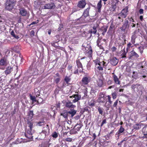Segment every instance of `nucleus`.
<instances>
[{"label": "nucleus", "instance_id": "f257e3e1", "mask_svg": "<svg viewBox=\"0 0 147 147\" xmlns=\"http://www.w3.org/2000/svg\"><path fill=\"white\" fill-rule=\"evenodd\" d=\"M5 9L9 11H11L15 5L14 0H7L5 3Z\"/></svg>", "mask_w": 147, "mask_h": 147}, {"label": "nucleus", "instance_id": "f03ea898", "mask_svg": "<svg viewBox=\"0 0 147 147\" xmlns=\"http://www.w3.org/2000/svg\"><path fill=\"white\" fill-rule=\"evenodd\" d=\"M76 64L78 68L75 67H74L75 71L74 72V74H78V72L81 73L83 71L82 66L79 60L76 61Z\"/></svg>", "mask_w": 147, "mask_h": 147}, {"label": "nucleus", "instance_id": "7ed1b4c3", "mask_svg": "<svg viewBox=\"0 0 147 147\" xmlns=\"http://www.w3.org/2000/svg\"><path fill=\"white\" fill-rule=\"evenodd\" d=\"M130 26V23L129 21L126 19L123 22L122 26L120 28L121 31L125 32L126 30H128Z\"/></svg>", "mask_w": 147, "mask_h": 147}, {"label": "nucleus", "instance_id": "20e7f679", "mask_svg": "<svg viewBox=\"0 0 147 147\" xmlns=\"http://www.w3.org/2000/svg\"><path fill=\"white\" fill-rule=\"evenodd\" d=\"M69 97L71 98H74V99L72 100V102L74 103H75L81 99V96L80 94L78 93H76L72 96H70Z\"/></svg>", "mask_w": 147, "mask_h": 147}, {"label": "nucleus", "instance_id": "39448f33", "mask_svg": "<svg viewBox=\"0 0 147 147\" xmlns=\"http://www.w3.org/2000/svg\"><path fill=\"white\" fill-rule=\"evenodd\" d=\"M55 5L54 3H49L45 4L43 7V8L44 9H53L55 8Z\"/></svg>", "mask_w": 147, "mask_h": 147}, {"label": "nucleus", "instance_id": "423d86ee", "mask_svg": "<svg viewBox=\"0 0 147 147\" xmlns=\"http://www.w3.org/2000/svg\"><path fill=\"white\" fill-rule=\"evenodd\" d=\"M32 129H29L27 131V134L24 133V134L26 138L31 139L33 138L32 133Z\"/></svg>", "mask_w": 147, "mask_h": 147}, {"label": "nucleus", "instance_id": "0eeeda50", "mask_svg": "<svg viewBox=\"0 0 147 147\" xmlns=\"http://www.w3.org/2000/svg\"><path fill=\"white\" fill-rule=\"evenodd\" d=\"M19 13L22 16H26L28 13L26 9L23 7L20 8L19 9Z\"/></svg>", "mask_w": 147, "mask_h": 147}, {"label": "nucleus", "instance_id": "6e6552de", "mask_svg": "<svg viewBox=\"0 0 147 147\" xmlns=\"http://www.w3.org/2000/svg\"><path fill=\"white\" fill-rule=\"evenodd\" d=\"M90 77L89 76L84 77L82 80V82L84 85H87L90 82Z\"/></svg>", "mask_w": 147, "mask_h": 147}, {"label": "nucleus", "instance_id": "1a4fd4ad", "mask_svg": "<svg viewBox=\"0 0 147 147\" xmlns=\"http://www.w3.org/2000/svg\"><path fill=\"white\" fill-rule=\"evenodd\" d=\"M127 9H123L121 11V12L119 13V15L121 16L122 18H125L127 16Z\"/></svg>", "mask_w": 147, "mask_h": 147}, {"label": "nucleus", "instance_id": "9d476101", "mask_svg": "<svg viewBox=\"0 0 147 147\" xmlns=\"http://www.w3.org/2000/svg\"><path fill=\"white\" fill-rule=\"evenodd\" d=\"M129 59H131L133 57L135 58H137L139 57V55L134 50H132L129 53Z\"/></svg>", "mask_w": 147, "mask_h": 147}, {"label": "nucleus", "instance_id": "9b49d317", "mask_svg": "<svg viewBox=\"0 0 147 147\" xmlns=\"http://www.w3.org/2000/svg\"><path fill=\"white\" fill-rule=\"evenodd\" d=\"M110 60L111 64L114 66L117 65L118 62V60L115 57L111 58Z\"/></svg>", "mask_w": 147, "mask_h": 147}, {"label": "nucleus", "instance_id": "f8f14e48", "mask_svg": "<svg viewBox=\"0 0 147 147\" xmlns=\"http://www.w3.org/2000/svg\"><path fill=\"white\" fill-rule=\"evenodd\" d=\"M34 115L33 111H30L28 113L27 116V120L32 121L33 120V117Z\"/></svg>", "mask_w": 147, "mask_h": 147}, {"label": "nucleus", "instance_id": "ddd939ff", "mask_svg": "<svg viewBox=\"0 0 147 147\" xmlns=\"http://www.w3.org/2000/svg\"><path fill=\"white\" fill-rule=\"evenodd\" d=\"M86 4L85 0H82L78 2V6L80 8H83L85 7Z\"/></svg>", "mask_w": 147, "mask_h": 147}, {"label": "nucleus", "instance_id": "4468645a", "mask_svg": "<svg viewBox=\"0 0 147 147\" xmlns=\"http://www.w3.org/2000/svg\"><path fill=\"white\" fill-rule=\"evenodd\" d=\"M65 106L71 109H74L76 107V106L72 104V102L69 101H68L66 102Z\"/></svg>", "mask_w": 147, "mask_h": 147}, {"label": "nucleus", "instance_id": "2eb2a0df", "mask_svg": "<svg viewBox=\"0 0 147 147\" xmlns=\"http://www.w3.org/2000/svg\"><path fill=\"white\" fill-rule=\"evenodd\" d=\"M85 50L86 51L85 53H87L89 55V57H91L92 52L91 47H90L89 48L86 47L85 48Z\"/></svg>", "mask_w": 147, "mask_h": 147}, {"label": "nucleus", "instance_id": "dca6fc26", "mask_svg": "<svg viewBox=\"0 0 147 147\" xmlns=\"http://www.w3.org/2000/svg\"><path fill=\"white\" fill-rule=\"evenodd\" d=\"M99 26V25L97 23H96V24L93 27V29H91L89 31V32L91 33L95 34L96 33V28Z\"/></svg>", "mask_w": 147, "mask_h": 147}, {"label": "nucleus", "instance_id": "f3484780", "mask_svg": "<svg viewBox=\"0 0 147 147\" xmlns=\"http://www.w3.org/2000/svg\"><path fill=\"white\" fill-rule=\"evenodd\" d=\"M6 59L4 57L1 59L0 60V65L6 66L7 65Z\"/></svg>", "mask_w": 147, "mask_h": 147}, {"label": "nucleus", "instance_id": "a211bd4d", "mask_svg": "<svg viewBox=\"0 0 147 147\" xmlns=\"http://www.w3.org/2000/svg\"><path fill=\"white\" fill-rule=\"evenodd\" d=\"M113 77L115 83L116 84H120V82L117 77L115 74H114V73H113Z\"/></svg>", "mask_w": 147, "mask_h": 147}, {"label": "nucleus", "instance_id": "6ab92c4d", "mask_svg": "<svg viewBox=\"0 0 147 147\" xmlns=\"http://www.w3.org/2000/svg\"><path fill=\"white\" fill-rule=\"evenodd\" d=\"M69 115H70V116L72 117L76 113L77 111L73 109H71L68 111H67Z\"/></svg>", "mask_w": 147, "mask_h": 147}, {"label": "nucleus", "instance_id": "aec40b11", "mask_svg": "<svg viewBox=\"0 0 147 147\" xmlns=\"http://www.w3.org/2000/svg\"><path fill=\"white\" fill-rule=\"evenodd\" d=\"M124 131V128L122 126L120 127V128L118 131L115 134L116 136H117L118 138L121 134L123 133Z\"/></svg>", "mask_w": 147, "mask_h": 147}, {"label": "nucleus", "instance_id": "412c9836", "mask_svg": "<svg viewBox=\"0 0 147 147\" xmlns=\"http://www.w3.org/2000/svg\"><path fill=\"white\" fill-rule=\"evenodd\" d=\"M68 113L67 111H63L61 113V115L64 118L67 119L68 116Z\"/></svg>", "mask_w": 147, "mask_h": 147}, {"label": "nucleus", "instance_id": "4be33fe9", "mask_svg": "<svg viewBox=\"0 0 147 147\" xmlns=\"http://www.w3.org/2000/svg\"><path fill=\"white\" fill-rule=\"evenodd\" d=\"M30 99L32 100V104L34 105L35 104H34V102H37L38 103V101H37L36 99V97L35 96H32L31 94L30 95Z\"/></svg>", "mask_w": 147, "mask_h": 147}, {"label": "nucleus", "instance_id": "5701e85b", "mask_svg": "<svg viewBox=\"0 0 147 147\" xmlns=\"http://www.w3.org/2000/svg\"><path fill=\"white\" fill-rule=\"evenodd\" d=\"M105 63L104 61H102V64H100L98 65H97L96 67L99 70H102L103 69L102 66H104Z\"/></svg>", "mask_w": 147, "mask_h": 147}, {"label": "nucleus", "instance_id": "b1692460", "mask_svg": "<svg viewBox=\"0 0 147 147\" xmlns=\"http://www.w3.org/2000/svg\"><path fill=\"white\" fill-rule=\"evenodd\" d=\"M106 98L105 97H99L98 99V102L103 103L106 101Z\"/></svg>", "mask_w": 147, "mask_h": 147}, {"label": "nucleus", "instance_id": "393cba45", "mask_svg": "<svg viewBox=\"0 0 147 147\" xmlns=\"http://www.w3.org/2000/svg\"><path fill=\"white\" fill-rule=\"evenodd\" d=\"M90 9V7H88L85 10L83 14V15L84 17H86L89 16V11Z\"/></svg>", "mask_w": 147, "mask_h": 147}, {"label": "nucleus", "instance_id": "a878e982", "mask_svg": "<svg viewBox=\"0 0 147 147\" xmlns=\"http://www.w3.org/2000/svg\"><path fill=\"white\" fill-rule=\"evenodd\" d=\"M101 3L102 1L101 0H100V1L98 2L97 5V9H98V11L99 12L100 11L101 8L102 6Z\"/></svg>", "mask_w": 147, "mask_h": 147}, {"label": "nucleus", "instance_id": "bb28decb", "mask_svg": "<svg viewBox=\"0 0 147 147\" xmlns=\"http://www.w3.org/2000/svg\"><path fill=\"white\" fill-rule=\"evenodd\" d=\"M12 69L11 67H7L6 70L5 71V74H10Z\"/></svg>", "mask_w": 147, "mask_h": 147}, {"label": "nucleus", "instance_id": "cd10ccee", "mask_svg": "<svg viewBox=\"0 0 147 147\" xmlns=\"http://www.w3.org/2000/svg\"><path fill=\"white\" fill-rule=\"evenodd\" d=\"M102 81L101 79H99L97 81V85L99 87H101L103 85Z\"/></svg>", "mask_w": 147, "mask_h": 147}, {"label": "nucleus", "instance_id": "c85d7f7f", "mask_svg": "<svg viewBox=\"0 0 147 147\" xmlns=\"http://www.w3.org/2000/svg\"><path fill=\"white\" fill-rule=\"evenodd\" d=\"M37 70L35 69H33L31 70L30 73L32 75H34L37 73Z\"/></svg>", "mask_w": 147, "mask_h": 147}, {"label": "nucleus", "instance_id": "c756f323", "mask_svg": "<svg viewBox=\"0 0 147 147\" xmlns=\"http://www.w3.org/2000/svg\"><path fill=\"white\" fill-rule=\"evenodd\" d=\"M28 122L27 123L28 126L30 127V129H32L33 126V123L31 121H32L28 120Z\"/></svg>", "mask_w": 147, "mask_h": 147}, {"label": "nucleus", "instance_id": "7c9ffc66", "mask_svg": "<svg viewBox=\"0 0 147 147\" xmlns=\"http://www.w3.org/2000/svg\"><path fill=\"white\" fill-rule=\"evenodd\" d=\"M127 53V52H125V47L123 49V52L121 55V58H125L126 57V55Z\"/></svg>", "mask_w": 147, "mask_h": 147}, {"label": "nucleus", "instance_id": "2f4dec72", "mask_svg": "<svg viewBox=\"0 0 147 147\" xmlns=\"http://www.w3.org/2000/svg\"><path fill=\"white\" fill-rule=\"evenodd\" d=\"M11 34L13 37L17 39H18L19 38L18 36L15 34L13 30L11 31Z\"/></svg>", "mask_w": 147, "mask_h": 147}, {"label": "nucleus", "instance_id": "473e14b6", "mask_svg": "<svg viewBox=\"0 0 147 147\" xmlns=\"http://www.w3.org/2000/svg\"><path fill=\"white\" fill-rule=\"evenodd\" d=\"M94 62L96 65V67L97 66V65H98L100 64H102V62H100L99 59H96L94 61Z\"/></svg>", "mask_w": 147, "mask_h": 147}, {"label": "nucleus", "instance_id": "72a5a7b5", "mask_svg": "<svg viewBox=\"0 0 147 147\" xmlns=\"http://www.w3.org/2000/svg\"><path fill=\"white\" fill-rule=\"evenodd\" d=\"M141 127V125L140 124H137L135 125L134 126V129L137 130L140 129Z\"/></svg>", "mask_w": 147, "mask_h": 147}, {"label": "nucleus", "instance_id": "f704fd0d", "mask_svg": "<svg viewBox=\"0 0 147 147\" xmlns=\"http://www.w3.org/2000/svg\"><path fill=\"white\" fill-rule=\"evenodd\" d=\"M19 47L18 46H16L12 48V49L14 51L16 52H18L19 51L18 50V49H19Z\"/></svg>", "mask_w": 147, "mask_h": 147}, {"label": "nucleus", "instance_id": "c9c22d12", "mask_svg": "<svg viewBox=\"0 0 147 147\" xmlns=\"http://www.w3.org/2000/svg\"><path fill=\"white\" fill-rule=\"evenodd\" d=\"M70 80V78H69V77L66 76L65 77L64 79V81L66 83V84H68Z\"/></svg>", "mask_w": 147, "mask_h": 147}, {"label": "nucleus", "instance_id": "e433bc0d", "mask_svg": "<svg viewBox=\"0 0 147 147\" xmlns=\"http://www.w3.org/2000/svg\"><path fill=\"white\" fill-rule=\"evenodd\" d=\"M101 40V38H99L97 41V45L99 47H101V45H99Z\"/></svg>", "mask_w": 147, "mask_h": 147}, {"label": "nucleus", "instance_id": "4c0bfd02", "mask_svg": "<svg viewBox=\"0 0 147 147\" xmlns=\"http://www.w3.org/2000/svg\"><path fill=\"white\" fill-rule=\"evenodd\" d=\"M78 125H76L74 128V130H76V131H78L80 130V127H79L78 126Z\"/></svg>", "mask_w": 147, "mask_h": 147}, {"label": "nucleus", "instance_id": "58836bf2", "mask_svg": "<svg viewBox=\"0 0 147 147\" xmlns=\"http://www.w3.org/2000/svg\"><path fill=\"white\" fill-rule=\"evenodd\" d=\"M107 101L104 105V106L106 108L107 110H108L110 106L109 104H107Z\"/></svg>", "mask_w": 147, "mask_h": 147}, {"label": "nucleus", "instance_id": "ea45409f", "mask_svg": "<svg viewBox=\"0 0 147 147\" xmlns=\"http://www.w3.org/2000/svg\"><path fill=\"white\" fill-rule=\"evenodd\" d=\"M51 44L52 46L55 47H56L58 46V44L57 43V42H51Z\"/></svg>", "mask_w": 147, "mask_h": 147}, {"label": "nucleus", "instance_id": "a19ab883", "mask_svg": "<svg viewBox=\"0 0 147 147\" xmlns=\"http://www.w3.org/2000/svg\"><path fill=\"white\" fill-rule=\"evenodd\" d=\"M107 28L108 26H107L106 27H102L101 28V30L103 32H106L107 31Z\"/></svg>", "mask_w": 147, "mask_h": 147}, {"label": "nucleus", "instance_id": "79ce46f5", "mask_svg": "<svg viewBox=\"0 0 147 147\" xmlns=\"http://www.w3.org/2000/svg\"><path fill=\"white\" fill-rule=\"evenodd\" d=\"M98 111L100 114L102 115V114L103 111L102 109L100 107H98Z\"/></svg>", "mask_w": 147, "mask_h": 147}, {"label": "nucleus", "instance_id": "37998d69", "mask_svg": "<svg viewBox=\"0 0 147 147\" xmlns=\"http://www.w3.org/2000/svg\"><path fill=\"white\" fill-rule=\"evenodd\" d=\"M52 136L55 138H57L58 136V135L56 132H54L52 135Z\"/></svg>", "mask_w": 147, "mask_h": 147}, {"label": "nucleus", "instance_id": "c03bdc74", "mask_svg": "<svg viewBox=\"0 0 147 147\" xmlns=\"http://www.w3.org/2000/svg\"><path fill=\"white\" fill-rule=\"evenodd\" d=\"M37 125L39 126H42L45 125L43 122H39L37 123Z\"/></svg>", "mask_w": 147, "mask_h": 147}, {"label": "nucleus", "instance_id": "a18cd8bd", "mask_svg": "<svg viewBox=\"0 0 147 147\" xmlns=\"http://www.w3.org/2000/svg\"><path fill=\"white\" fill-rule=\"evenodd\" d=\"M140 86V85H138L137 84H134L131 86V88L132 89H134L136 87L139 86Z\"/></svg>", "mask_w": 147, "mask_h": 147}, {"label": "nucleus", "instance_id": "49530a36", "mask_svg": "<svg viewBox=\"0 0 147 147\" xmlns=\"http://www.w3.org/2000/svg\"><path fill=\"white\" fill-rule=\"evenodd\" d=\"M72 139L71 138H67L65 139V141L67 142H71L72 141Z\"/></svg>", "mask_w": 147, "mask_h": 147}, {"label": "nucleus", "instance_id": "de8ad7c7", "mask_svg": "<svg viewBox=\"0 0 147 147\" xmlns=\"http://www.w3.org/2000/svg\"><path fill=\"white\" fill-rule=\"evenodd\" d=\"M107 96L108 97V101L110 104H111L112 103V101L111 100V97L110 96L108 95Z\"/></svg>", "mask_w": 147, "mask_h": 147}, {"label": "nucleus", "instance_id": "09e8293b", "mask_svg": "<svg viewBox=\"0 0 147 147\" xmlns=\"http://www.w3.org/2000/svg\"><path fill=\"white\" fill-rule=\"evenodd\" d=\"M112 97L113 99H115L116 97V94L115 92H114L112 94Z\"/></svg>", "mask_w": 147, "mask_h": 147}, {"label": "nucleus", "instance_id": "8fccbe9b", "mask_svg": "<svg viewBox=\"0 0 147 147\" xmlns=\"http://www.w3.org/2000/svg\"><path fill=\"white\" fill-rule=\"evenodd\" d=\"M89 105L92 107H93L94 106L95 104L94 102H90L89 103Z\"/></svg>", "mask_w": 147, "mask_h": 147}, {"label": "nucleus", "instance_id": "3c124183", "mask_svg": "<svg viewBox=\"0 0 147 147\" xmlns=\"http://www.w3.org/2000/svg\"><path fill=\"white\" fill-rule=\"evenodd\" d=\"M118 102V100H117L115 102H114L113 106L115 107H116L117 106V104Z\"/></svg>", "mask_w": 147, "mask_h": 147}, {"label": "nucleus", "instance_id": "603ef678", "mask_svg": "<svg viewBox=\"0 0 147 147\" xmlns=\"http://www.w3.org/2000/svg\"><path fill=\"white\" fill-rule=\"evenodd\" d=\"M60 80V78H56L55 80V82H56V83L57 84L59 82Z\"/></svg>", "mask_w": 147, "mask_h": 147}, {"label": "nucleus", "instance_id": "864d4df0", "mask_svg": "<svg viewBox=\"0 0 147 147\" xmlns=\"http://www.w3.org/2000/svg\"><path fill=\"white\" fill-rule=\"evenodd\" d=\"M139 13L140 14H142L144 13V10L142 9H140L139 10Z\"/></svg>", "mask_w": 147, "mask_h": 147}, {"label": "nucleus", "instance_id": "5fc2aeb1", "mask_svg": "<svg viewBox=\"0 0 147 147\" xmlns=\"http://www.w3.org/2000/svg\"><path fill=\"white\" fill-rule=\"evenodd\" d=\"M118 18L119 19H120L121 20H120V21L122 22L123 21V18H122L121 16H120L119 15V14L118 15Z\"/></svg>", "mask_w": 147, "mask_h": 147}, {"label": "nucleus", "instance_id": "6e6d98bb", "mask_svg": "<svg viewBox=\"0 0 147 147\" xmlns=\"http://www.w3.org/2000/svg\"><path fill=\"white\" fill-rule=\"evenodd\" d=\"M67 84H66V83L65 82H63V86L62 87H65L67 85H66Z\"/></svg>", "mask_w": 147, "mask_h": 147}, {"label": "nucleus", "instance_id": "4d7b16f0", "mask_svg": "<svg viewBox=\"0 0 147 147\" xmlns=\"http://www.w3.org/2000/svg\"><path fill=\"white\" fill-rule=\"evenodd\" d=\"M128 19L129 20L130 23H131V22H135L134 19H132L131 17V18H128Z\"/></svg>", "mask_w": 147, "mask_h": 147}, {"label": "nucleus", "instance_id": "13d9d810", "mask_svg": "<svg viewBox=\"0 0 147 147\" xmlns=\"http://www.w3.org/2000/svg\"><path fill=\"white\" fill-rule=\"evenodd\" d=\"M130 26H132L133 28L134 27L136 26V24L134 23H130Z\"/></svg>", "mask_w": 147, "mask_h": 147}, {"label": "nucleus", "instance_id": "bf43d9fd", "mask_svg": "<svg viewBox=\"0 0 147 147\" xmlns=\"http://www.w3.org/2000/svg\"><path fill=\"white\" fill-rule=\"evenodd\" d=\"M100 96L99 97H105L104 94L102 92H100Z\"/></svg>", "mask_w": 147, "mask_h": 147}, {"label": "nucleus", "instance_id": "052dcab7", "mask_svg": "<svg viewBox=\"0 0 147 147\" xmlns=\"http://www.w3.org/2000/svg\"><path fill=\"white\" fill-rule=\"evenodd\" d=\"M35 32H34L33 30H32L30 32V34L31 36H34V35Z\"/></svg>", "mask_w": 147, "mask_h": 147}, {"label": "nucleus", "instance_id": "680f3d73", "mask_svg": "<svg viewBox=\"0 0 147 147\" xmlns=\"http://www.w3.org/2000/svg\"><path fill=\"white\" fill-rule=\"evenodd\" d=\"M136 38V36L135 34H133L131 36V38L132 39H135Z\"/></svg>", "mask_w": 147, "mask_h": 147}, {"label": "nucleus", "instance_id": "e2e57ef3", "mask_svg": "<svg viewBox=\"0 0 147 147\" xmlns=\"http://www.w3.org/2000/svg\"><path fill=\"white\" fill-rule=\"evenodd\" d=\"M116 48L115 47H112V48H111V50H112V51H116Z\"/></svg>", "mask_w": 147, "mask_h": 147}, {"label": "nucleus", "instance_id": "0e129e2a", "mask_svg": "<svg viewBox=\"0 0 147 147\" xmlns=\"http://www.w3.org/2000/svg\"><path fill=\"white\" fill-rule=\"evenodd\" d=\"M74 118L76 120H78L79 119L80 116L79 115H77L75 116Z\"/></svg>", "mask_w": 147, "mask_h": 147}, {"label": "nucleus", "instance_id": "69168bd1", "mask_svg": "<svg viewBox=\"0 0 147 147\" xmlns=\"http://www.w3.org/2000/svg\"><path fill=\"white\" fill-rule=\"evenodd\" d=\"M111 137L110 134H108L106 136V139H107L108 138H109Z\"/></svg>", "mask_w": 147, "mask_h": 147}, {"label": "nucleus", "instance_id": "338daca9", "mask_svg": "<svg viewBox=\"0 0 147 147\" xmlns=\"http://www.w3.org/2000/svg\"><path fill=\"white\" fill-rule=\"evenodd\" d=\"M131 42L133 44H134L135 42V39H132L131 38Z\"/></svg>", "mask_w": 147, "mask_h": 147}, {"label": "nucleus", "instance_id": "774afa93", "mask_svg": "<svg viewBox=\"0 0 147 147\" xmlns=\"http://www.w3.org/2000/svg\"><path fill=\"white\" fill-rule=\"evenodd\" d=\"M102 124H105L106 123V119H104L103 121L102 122Z\"/></svg>", "mask_w": 147, "mask_h": 147}]
</instances>
